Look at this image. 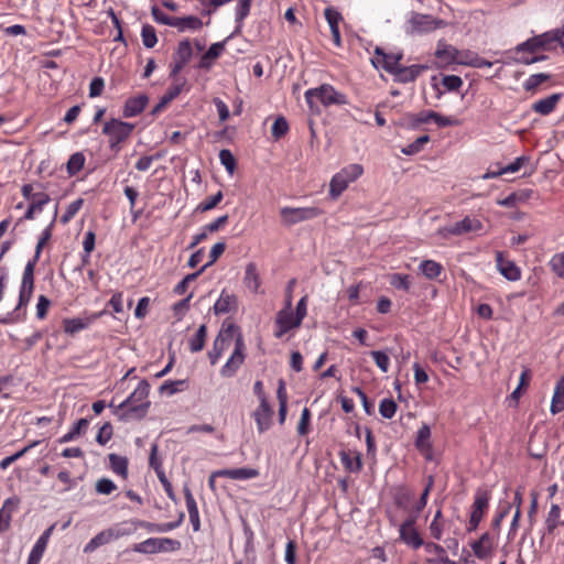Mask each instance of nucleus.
Listing matches in <instances>:
<instances>
[{"label": "nucleus", "instance_id": "nucleus-8", "mask_svg": "<svg viewBox=\"0 0 564 564\" xmlns=\"http://www.w3.org/2000/svg\"><path fill=\"white\" fill-rule=\"evenodd\" d=\"M322 214V209L317 207H283L280 209V216L285 226L314 219Z\"/></svg>", "mask_w": 564, "mask_h": 564}, {"label": "nucleus", "instance_id": "nucleus-43", "mask_svg": "<svg viewBox=\"0 0 564 564\" xmlns=\"http://www.w3.org/2000/svg\"><path fill=\"white\" fill-rule=\"evenodd\" d=\"M193 55V50L189 40H183L178 43V46L174 54V61H178L180 64H187Z\"/></svg>", "mask_w": 564, "mask_h": 564}, {"label": "nucleus", "instance_id": "nucleus-47", "mask_svg": "<svg viewBox=\"0 0 564 564\" xmlns=\"http://www.w3.org/2000/svg\"><path fill=\"white\" fill-rule=\"evenodd\" d=\"M228 347L225 340L221 337H216L213 344V348L208 351V358L212 365H216V362L221 357L225 349Z\"/></svg>", "mask_w": 564, "mask_h": 564}, {"label": "nucleus", "instance_id": "nucleus-37", "mask_svg": "<svg viewBox=\"0 0 564 564\" xmlns=\"http://www.w3.org/2000/svg\"><path fill=\"white\" fill-rule=\"evenodd\" d=\"M252 0H238L236 7V22L238 23L235 32L228 37L240 32L243 20L249 15Z\"/></svg>", "mask_w": 564, "mask_h": 564}, {"label": "nucleus", "instance_id": "nucleus-2", "mask_svg": "<svg viewBox=\"0 0 564 564\" xmlns=\"http://www.w3.org/2000/svg\"><path fill=\"white\" fill-rule=\"evenodd\" d=\"M35 265L36 264H33V261L26 262L24 270H23V274H22V281H21L20 291H19L18 304L13 311L7 313V315L4 317L0 318L1 324H4V325L14 324V323H18V322L24 319L25 313L24 312L22 313L21 308L25 307L32 299L33 291H34Z\"/></svg>", "mask_w": 564, "mask_h": 564}, {"label": "nucleus", "instance_id": "nucleus-15", "mask_svg": "<svg viewBox=\"0 0 564 564\" xmlns=\"http://www.w3.org/2000/svg\"><path fill=\"white\" fill-rule=\"evenodd\" d=\"M54 528H55V525L52 524L41 534V536L37 539V541L35 542L34 546L32 547V550L30 552L26 564H39L40 563V561L45 552V549L47 546L48 540L52 535V532L54 531Z\"/></svg>", "mask_w": 564, "mask_h": 564}, {"label": "nucleus", "instance_id": "nucleus-27", "mask_svg": "<svg viewBox=\"0 0 564 564\" xmlns=\"http://www.w3.org/2000/svg\"><path fill=\"white\" fill-rule=\"evenodd\" d=\"M435 56L442 59L445 64L457 63L462 64L460 61H465L459 57V51L452 45H438Z\"/></svg>", "mask_w": 564, "mask_h": 564}, {"label": "nucleus", "instance_id": "nucleus-12", "mask_svg": "<svg viewBox=\"0 0 564 564\" xmlns=\"http://www.w3.org/2000/svg\"><path fill=\"white\" fill-rule=\"evenodd\" d=\"M376 56L371 59L372 65L376 68H382L389 74H393L394 70L399 67L400 61L402 59V53L397 54H388L384 53L383 50L379 46L375 50Z\"/></svg>", "mask_w": 564, "mask_h": 564}, {"label": "nucleus", "instance_id": "nucleus-13", "mask_svg": "<svg viewBox=\"0 0 564 564\" xmlns=\"http://www.w3.org/2000/svg\"><path fill=\"white\" fill-rule=\"evenodd\" d=\"M106 313H107V311L104 310L101 312L94 313L91 316L85 317V318H80V317L66 318L63 322L64 330H65V333H67L69 335H74L83 329H86L93 322H95L96 319H98L99 317L105 315Z\"/></svg>", "mask_w": 564, "mask_h": 564}, {"label": "nucleus", "instance_id": "nucleus-59", "mask_svg": "<svg viewBox=\"0 0 564 564\" xmlns=\"http://www.w3.org/2000/svg\"><path fill=\"white\" fill-rule=\"evenodd\" d=\"M113 435V429L110 422H106L101 425L99 429L97 435H96V442L99 445H106Z\"/></svg>", "mask_w": 564, "mask_h": 564}, {"label": "nucleus", "instance_id": "nucleus-10", "mask_svg": "<svg viewBox=\"0 0 564 564\" xmlns=\"http://www.w3.org/2000/svg\"><path fill=\"white\" fill-rule=\"evenodd\" d=\"M490 492L486 489H478L471 506L470 518L467 527L468 532L477 530L485 512L489 508Z\"/></svg>", "mask_w": 564, "mask_h": 564}, {"label": "nucleus", "instance_id": "nucleus-48", "mask_svg": "<svg viewBox=\"0 0 564 564\" xmlns=\"http://www.w3.org/2000/svg\"><path fill=\"white\" fill-rule=\"evenodd\" d=\"M142 43L147 48H152L158 43L155 29L150 24H144L141 30Z\"/></svg>", "mask_w": 564, "mask_h": 564}, {"label": "nucleus", "instance_id": "nucleus-29", "mask_svg": "<svg viewBox=\"0 0 564 564\" xmlns=\"http://www.w3.org/2000/svg\"><path fill=\"white\" fill-rule=\"evenodd\" d=\"M237 308V297L231 294L223 292L214 305V313L216 315L226 314Z\"/></svg>", "mask_w": 564, "mask_h": 564}, {"label": "nucleus", "instance_id": "nucleus-32", "mask_svg": "<svg viewBox=\"0 0 564 564\" xmlns=\"http://www.w3.org/2000/svg\"><path fill=\"white\" fill-rule=\"evenodd\" d=\"M550 410L552 414H557L564 410V376L555 384Z\"/></svg>", "mask_w": 564, "mask_h": 564}, {"label": "nucleus", "instance_id": "nucleus-17", "mask_svg": "<svg viewBox=\"0 0 564 564\" xmlns=\"http://www.w3.org/2000/svg\"><path fill=\"white\" fill-rule=\"evenodd\" d=\"M496 262L497 268L501 275H503L509 281H518L521 278L520 269L514 264L513 261L506 260L503 258V252H496Z\"/></svg>", "mask_w": 564, "mask_h": 564}, {"label": "nucleus", "instance_id": "nucleus-28", "mask_svg": "<svg viewBox=\"0 0 564 564\" xmlns=\"http://www.w3.org/2000/svg\"><path fill=\"white\" fill-rule=\"evenodd\" d=\"M115 539V531L108 529L96 534L84 547L85 553H91L101 545L109 543Z\"/></svg>", "mask_w": 564, "mask_h": 564}, {"label": "nucleus", "instance_id": "nucleus-35", "mask_svg": "<svg viewBox=\"0 0 564 564\" xmlns=\"http://www.w3.org/2000/svg\"><path fill=\"white\" fill-rule=\"evenodd\" d=\"M89 425V420L84 417V419H79L73 426L72 429L65 434L63 435L58 442L59 443H68V442H72L74 441L75 438H77L78 436H80L82 434H85L86 433V430Z\"/></svg>", "mask_w": 564, "mask_h": 564}, {"label": "nucleus", "instance_id": "nucleus-22", "mask_svg": "<svg viewBox=\"0 0 564 564\" xmlns=\"http://www.w3.org/2000/svg\"><path fill=\"white\" fill-rule=\"evenodd\" d=\"M470 547L477 558L485 560L491 554L492 538L485 532L477 541L470 543Z\"/></svg>", "mask_w": 564, "mask_h": 564}, {"label": "nucleus", "instance_id": "nucleus-54", "mask_svg": "<svg viewBox=\"0 0 564 564\" xmlns=\"http://www.w3.org/2000/svg\"><path fill=\"white\" fill-rule=\"evenodd\" d=\"M390 284L397 290L409 291L411 283L408 274L393 273L389 275Z\"/></svg>", "mask_w": 564, "mask_h": 564}, {"label": "nucleus", "instance_id": "nucleus-26", "mask_svg": "<svg viewBox=\"0 0 564 564\" xmlns=\"http://www.w3.org/2000/svg\"><path fill=\"white\" fill-rule=\"evenodd\" d=\"M173 26L176 28L180 32H184L186 30L197 31L203 28V21L195 15L187 17H174Z\"/></svg>", "mask_w": 564, "mask_h": 564}, {"label": "nucleus", "instance_id": "nucleus-60", "mask_svg": "<svg viewBox=\"0 0 564 564\" xmlns=\"http://www.w3.org/2000/svg\"><path fill=\"white\" fill-rule=\"evenodd\" d=\"M224 195L221 191H218L215 195L208 197L197 206V210L205 213L215 208L223 199Z\"/></svg>", "mask_w": 564, "mask_h": 564}, {"label": "nucleus", "instance_id": "nucleus-63", "mask_svg": "<svg viewBox=\"0 0 564 564\" xmlns=\"http://www.w3.org/2000/svg\"><path fill=\"white\" fill-rule=\"evenodd\" d=\"M561 509L557 505H552L546 518V528L552 532L560 524Z\"/></svg>", "mask_w": 564, "mask_h": 564}, {"label": "nucleus", "instance_id": "nucleus-25", "mask_svg": "<svg viewBox=\"0 0 564 564\" xmlns=\"http://www.w3.org/2000/svg\"><path fill=\"white\" fill-rule=\"evenodd\" d=\"M399 533H400V540L414 550H417L419 547H421L424 544V541H423L421 534L419 533L416 527H410V528L400 527Z\"/></svg>", "mask_w": 564, "mask_h": 564}, {"label": "nucleus", "instance_id": "nucleus-57", "mask_svg": "<svg viewBox=\"0 0 564 564\" xmlns=\"http://www.w3.org/2000/svg\"><path fill=\"white\" fill-rule=\"evenodd\" d=\"M364 169L360 164H350L344 167L339 173L348 183H351L356 181Z\"/></svg>", "mask_w": 564, "mask_h": 564}, {"label": "nucleus", "instance_id": "nucleus-5", "mask_svg": "<svg viewBox=\"0 0 564 564\" xmlns=\"http://www.w3.org/2000/svg\"><path fill=\"white\" fill-rule=\"evenodd\" d=\"M557 33L555 30L534 35L527 41L518 44L513 52H524L529 54H536L540 52L551 51L556 47Z\"/></svg>", "mask_w": 564, "mask_h": 564}, {"label": "nucleus", "instance_id": "nucleus-64", "mask_svg": "<svg viewBox=\"0 0 564 564\" xmlns=\"http://www.w3.org/2000/svg\"><path fill=\"white\" fill-rule=\"evenodd\" d=\"M550 265L557 276L564 279V252L553 256Z\"/></svg>", "mask_w": 564, "mask_h": 564}, {"label": "nucleus", "instance_id": "nucleus-40", "mask_svg": "<svg viewBox=\"0 0 564 564\" xmlns=\"http://www.w3.org/2000/svg\"><path fill=\"white\" fill-rule=\"evenodd\" d=\"M530 160L529 156L522 155L517 158L512 163L506 165L505 167L500 169L498 172H492L490 174H487L485 177H497L502 174L507 173H514L518 172L525 163H528Z\"/></svg>", "mask_w": 564, "mask_h": 564}, {"label": "nucleus", "instance_id": "nucleus-56", "mask_svg": "<svg viewBox=\"0 0 564 564\" xmlns=\"http://www.w3.org/2000/svg\"><path fill=\"white\" fill-rule=\"evenodd\" d=\"M220 163L225 166L229 174H232L236 170L237 163L234 154L228 149H223L219 152Z\"/></svg>", "mask_w": 564, "mask_h": 564}, {"label": "nucleus", "instance_id": "nucleus-36", "mask_svg": "<svg viewBox=\"0 0 564 564\" xmlns=\"http://www.w3.org/2000/svg\"><path fill=\"white\" fill-rule=\"evenodd\" d=\"M225 477L230 479H251L259 476V470L256 468H234V469H221V473Z\"/></svg>", "mask_w": 564, "mask_h": 564}, {"label": "nucleus", "instance_id": "nucleus-16", "mask_svg": "<svg viewBox=\"0 0 564 564\" xmlns=\"http://www.w3.org/2000/svg\"><path fill=\"white\" fill-rule=\"evenodd\" d=\"M411 23L413 29L419 32H431L445 24L443 20L435 19L432 15L421 13L414 14L411 19Z\"/></svg>", "mask_w": 564, "mask_h": 564}, {"label": "nucleus", "instance_id": "nucleus-19", "mask_svg": "<svg viewBox=\"0 0 564 564\" xmlns=\"http://www.w3.org/2000/svg\"><path fill=\"white\" fill-rule=\"evenodd\" d=\"M272 409L267 399H262L258 409L253 412V417L257 422V427L260 433H263L271 426Z\"/></svg>", "mask_w": 564, "mask_h": 564}, {"label": "nucleus", "instance_id": "nucleus-31", "mask_svg": "<svg viewBox=\"0 0 564 564\" xmlns=\"http://www.w3.org/2000/svg\"><path fill=\"white\" fill-rule=\"evenodd\" d=\"M108 459L111 470L116 475L122 477L123 479H127L129 465L128 458L126 456H120L118 454L112 453L108 455Z\"/></svg>", "mask_w": 564, "mask_h": 564}, {"label": "nucleus", "instance_id": "nucleus-34", "mask_svg": "<svg viewBox=\"0 0 564 564\" xmlns=\"http://www.w3.org/2000/svg\"><path fill=\"white\" fill-rule=\"evenodd\" d=\"M420 272L429 280H437L444 268L434 260H423L419 265Z\"/></svg>", "mask_w": 564, "mask_h": 564}, {"label": "nucleus", "instance_id": "nucleus-9", "mask_svg": "<svg viewBox=\"0 0 564 564\" xmlns=\"http://www.w3.org/2000/svg\"><path fill=\"white\" fill-rule=\"evenodd\" d=\"M245 349L246 345L242 334H238L235 338V349L227 362L220 369L221 377L231 378L237 373L246 359Z\"/></svg>", "mask_w": 564, "mask_h": 564}, {"label": "nucleus", "instance_id": "nucleus-23", "mask_svg": "<svg viewBox=\"0 0 564 564\" xmlns=\"http://www.w3.org/2000/svg\"><path fill=\"white\" fill-rule=\"evenodd\" d=\"M183 491H184L186 508L188 511L189 521L192 523L193 531L198 532L200 530V520H199V512H198L197 503L194 499V496H193L191 489L187 486L184 487Z\"/></svg>", "mask_w": 564, "mask_h": 564}, {"label": "nucleus", "instance_id": "nucleus-18", "mask_svg": "<svg viewBox=\"0 0 564 564\" xmlns=\"http://www.w3.org/2000/svg\"><path fill=\"white\" fill-rule=\"evenodd\" d=\"M325 19L330 29L333 42L336 46H341V37L339 31V22L343 21V15L333 7H327L324 11Z\"/></svg>", "mask_w": 564, "mask_h": 564}, {"label": "nucleus", "instance_id": "nucleus-38", "mask_svg": "<svg viewBox=\"0 0 564 564\" xmlns=\"http://www.w3.org/2000/svg\"><path fill=\"white\" fill-rule=\"evenodd\" d=\"M188 388V380H167L159 389L161 394L173 395Z\"/></svg>", "mask_w": 564, "mask_h": 564}, {"label": "nucleus", "instance_id": "nucleus-11", "mask_svg": "<svg viewBox=\"0 0 564 564\" xmlns=\"http://www.w3.org/2000/svg\"><path fill=\"white\" fill-rule=\"evenodd\" d=\"M294 323H295V314L292 312L291 296H288L285 299L284 308L280 310L276 314V317H275L276 330L274 332V336L276 338H281L289 330L301 326V325H294Z\"/></svg>", "mask_w": 564, "mask_h": 564}, {"label": "nucleus", "instance_id": "nucleus-45", "mask_svg": "<svg viewBox=\"0 0 564 564\" xmlns=\"http://www.w3.org/2000/svg\"><path fill=\"white\" fill-rule=\"evenodd\" d=\"M85 155L82 152H75L67 161L66 170L69 176L76 175L82 171L85 164Z\"/></svg>", "mask_w": 564, "mask_h": 564}, {"label": "nucleus", "instance_id": "nucleus-41", "mask_svg": "<svg viewBox=\"0 0 564 564\" xmlns=\"http://www.w3.org/2000/svg\"><path fill=\"white\" fill-rule=\"evenodd\" d=\"M512 61L517 64H523V65H531L538 62L545 61L547 58L546 55L536 53V54H529L524 52H513Z\"/></svg>", "mask_w": 564, "mask_h": 564}, {"label": "nucleus", "instance_id": "nucleus-6", "mask_svg": "<svg viewBox=\"0 0 564 564\" xmlns=\"http://www.w3.org/2000/svg\"><path fill=\"white\" fill-rule=\"evenodd\" d=\"M178 540L171 538H149L141 543L133 545L132 550L142 554H154L160 552H175L181 549Z\"/></svg>", "mask_w": 564, "mask_h": 564}, {"label": "nucleus", "instance_id": "nucleus-53", "mask_svg": "<svg viewBox=\"0 0 564 564\" xmlns=\"http://www.w3.org/2000/svg\"><path fill=\"white\" fill-rule=\"evenodd\" d=\"M431 437V430H430V426L426 425V424H423L417 433H416V438H415V446L420 449V451H423L425 448H430V443H429V440Z\"/></svg>", "mask_w": 564, "mask_h": 564}, {"label": "nucleus", "instance_id": "nucleus-21", "mask_svg": "<svg viewBox=\"0 0 564 564\" xmlns=\"http://www.w3.org/2000/svg\"><path fill=\"white\" fill-rule=\"evenodd\" d=\"M185 80L171 85L166 93L161 97L160 101L151 110L152 116L159 115L171 101H173L183 90Z\"/></svg>", "mask_w": 564, "mask_h": 564}, {"label": "nucleus", "instance_id": "nucleus-3", "mask_svg": "<svg viewBox=\"0 0 564 564\" xmlns=\"http://www.w3.org/2000/svg\"><path fill=\"white\" fill-rule=\"evenodd\" d=\"M314 99L319 100L325 107L347 104L346 96L337 91L329 84H323L317 88L308 89L305 91V100L312 111H314L315 107Z\"/></svg>", "mask_w": 564, "mask_h": 564}, {"label": "nucleus", "instance_id": "nucleus-44", "mask_svg": "<svg viewBox=\"0 0 564 564\" xmlns=\"http://www.w3.org/2000/svg\"><path fill=\"white\" fill-rule=\"evenodd\" d=\"M207 336V327L205 324H202L196 334L189 340V350L192 352L200 351L205 346V340Z\"/></svg>", "mask_w": 564, "mask_h": 564}, {"label": "nucleus", "instance_id": "nucleus-20", "mask_svg": "<svg viewBox=\"0 0 564 564\" xmlns=\"http://www.w3.org/2000/svg\"><path fill=\"white\" fill-rule=\"evenodd\" d=\"M424 69H426L424 65L402 66L400 64L392 75L395 82L408 84L414 82Z\"/></svg>", "mask_w": 564, "mask_h": 564}, {"label": "nucleus", "instance_id": "nucleus-49", "mask_svg": "<svg viewBox=\"0 0 564 564\" xmlns=\"http://www.w3.org/2000/svg\"><path fill=\"white\" fill-rule=\"evenodd\" d=\"M430 141L427 134L419 137L415 141L402 148L401 152L405 155H414L423 150V147Z\"/></svg>", "mask_w": 564, "mask_h": 564}, {"label": "nucleus", "instance_id": "nucleus-52", "mask_svg": "<svg viewBox=\"0 0 564 564\" xmlns=\"http://www.w3.org/2000/svg\"><path fill=\"white\" fill-rule=\"evenodd\" d=\"M551 75L545 73H539L531 75L523 84V88L527 91H534L541 84L549 80Z\"/></svg>", "mask_w": 564, "mask_h": 564}, {"label": "nucleus", "instance_id": "nucleus-46", "mask_svg": "<svg viewBox=\"0 0 564 564\" xmlns=\"http://www.w3.org/2000/svg\"><path fill=\"white\" fill-rule=\"evenodd\" d=\"M422 546H424L426 553L437 556V558H427L431 564H441V558L447 557L445 549L437 543L426 542Z\"/></svg>", "mask_w": 564, "mask_h": 564}, {"label": "nucleus", "instance_id": "nucleus-33", "mask_svg": "<svg viewBox=\"0 0 564 564\" xmlns=\"http://www.w3.org/2000/svg\"><path fill=\"white\" fill-rule=\"evenodd\" d=\"M243 283L251 292H258L260 288V276L256 263L250 262L247 264Z\"/></svg>", "mask_w": 564, "mask_h": 564}, {"label": "nucleus", "instance_id": "nucleus-51", "mask_svg": "<svg viewBox=\"0 0 564 564\" xmlns=\"http://www.w3.org/2000/svg\"><path fill=\"white\" fill-rule=\"evenodd\" d=\"M289 131L288 120L283 116H279L271 128L272 137L275 140L283 138Z\"/></svg>", "mask_w": 564, "mask_h": 564}, {"label": "nucleus", "instance_id": "nucleus-58", "mask_svg": "<svg viewBox=\"0 0 564 564\" xmlns=\"http://www.w3.org/2000/svg\"><path fill=\"white\" fill-rule=\"evenodd\" d=\"M204 272V268H200L194 273L187 274L181 282L176 284L174 288V293L182 295L186 292L188 284L195 281L202 273Z\"/></svg>", "mask_w": 564, "mask_h": 564}, {"label": "nucleus", "instance_id": "nucleus-30", "mask_svg": "<svg viewBox=\"0 0 564 564\" xmlns=\"http://www.w3.org/2000/svg\"><path fill=\"white\" fill-rule=\"evenodd\" d=\"M340 462L344 467L350 473H359L362 468L361 455L358 452L354 453V456L349 452L341 451L339 453Z\"/></svg>", "mask_w": 564, "mask_h": 564}, {"label": "nucleus", "instance_id": "nucleus-39", "mask_svg": "<svg viewBox=\"0 0 564 564\" xmlns=\"http://www.w3.org/2000/svg\"><path fill=\"white\" fill-rule=\"evenodd\" d=\"M414 494L404 486H400L393 497L394 503L402 510H408L409 503L413 499Z\"/></svg>", "mask_w": 564, "mask_h": 564}, {"label": "nucleus", "instance_id": "nucleus-61", "mask_svg": "<svg viewBox=\"0 0 564 564\" xmlns=\"http://www.w3.org/2000/svg\"><path fill=\"white\" fill-rule=\"evenodd\" d=\"M20 505V499L15 496L10 497L4 500L3 506L0 510L2 516L8 519V521L11 520L12 513L18 509Z\"/></svg>", "mask_w": 564, "mask_h": 564}, {"label": "nucleus", "instance_id": "nucleus-42", "mask_svg": "<svg viewBox=\"0 0 564 564\" xmlns=\"http://www.w3.org/2000/svg\"><path fill=\"white\" fill-rule=\"evenodd\" d=\"M349 183L340 175L336 173L329 183V195L332 198H337L348 187Z\"/></svg>", "mask_w": 564, "mask_h": 564}, {"label": "nucleus", "instance_id": "nucleus-24", "mask_svg": "<svg viewBox=\"0 0 564 564\" xmlns=\"http://www.w3.org/2000/svg\"><path fill=\"white\" fill-rule=\"evenodd\" d=\"M562 94H552L546 98L540 99L532 105V110L542 116L550 115L556 107L557 102L561 100Z\"/></svg>", "mask_w": 564, "mask_h": 564}, {"label": "nucleus", "instance_id": "nucleus-55", "mask_svg": "<svg viewBox=\"0 0 564 564\" xmlns=\"http://www.w3.org/2000/svg\"><path fill=\"white\" fill-rule=\"evenodd\" d=\"M84 205V199L83 198H77L76 200L72 202L65 213L62 215L61 217V223L63 225H66L67 223H69L74 216L78 213V210L82 208V206Z\"/></svg>", "mask_w": 564, "mask_h": 564}, {"label": "nucleus", "instance_id": "nucleus-7", "mask_svg": "<svg viewBox=\"0 0 564 564\" xmlns=\"http://www.w3.org/2000/svg\"><path fill=\"white\" fill-rule=\"evenodd\" d=\"M482 227L484 225L479 219L466 216L453 225L441 227L437 230V235L443 239H448L451 236H462L465 234L479 231L482 229Z\"/></svg>", "mask_w": 564, "mask_h": 564}, {"label": "nucleus", "instance_id": "nucleus-62", "mask_svg": "<svg viewBox=\"0 0 564 564\" xmlns=\"http://www.w3.org/2000/svg\"><path fill=\"white\" fill-rule=\"evenodd\" d=\"M463 84V79L457 75H445L442 78V85L447 91H458Z\"/></svg>", "mask_w": 564, "mask_h": 564}, {"label": "nucleus", "instance_id": "nucleus-4", "mask_svg": "<svg viewBox=\"0 0 564 564\" xmlns=\"http://www.w3.org/2000/svg\"><path fill=\"white\" fill-rule=\"evenodd\" d=\"M134 128V123L110 119L105 122L102 133L109 137V148L118 153L121 150L120 144L129 139Z\"/></svg>", "mask_w": 564, "mask_h": 564}, {"label": "nucleus", "instance_id": "nucleus-50", "mask_svg": "<svg viewBox=\"0 0 564 564\" xmlns=\"http://www.w3.org/2000/svg\"><path fill=\"white\" fill-rule=\"evenodd\" d=\"M398 410V404L391 398H386L380 401L379 413L384 419H392Z\"/></svg>", "mask_w": 564, "mask_h": 564}, {"label": "nucleus", "instance_id": "nucleus-14", "mask_svg": "<svg viewBox=\"0 0 564 564\" xmlns=\"http://www.w3.org/2000/svg\"><path fill=\"white\" fill-rule=\"evenodd\" d=\"M149 104V97L145 94L129 97L123 106L122 116L124 118H133L140 115Z\"/></svg>", "mask_w": 564, "mask_h": 564}, {"label": "nucleus", "instance_id": "nucleus-1", "mask_svg": "<svg viewBox=\"0 0 564 564\" xmlns=\"http://www.w3.org/2000/svg\"><path fill=\"white\" fill-rule=\"evenodd\" d=\"M149 393L150 384L143 379L134 391L117 406L115 414L119 416L120 421L142 420L151 405L148 400Z\"/></svg>", "mask_w": 564, "mask_h": 564}]
</instances>
